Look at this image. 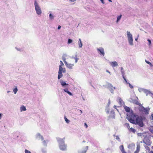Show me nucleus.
<instances>
[{
  "label": "nucleus",
  "mask_w": 153,
  "mask_h": 153,
  "mask_svg": "<svg viewBox=\"0 0 153 153\" xmlns=\"http://www.w3.org/2000/svg\"><path fill=\"white\" fill-rule=\"evenodd\" d=\"M25 153H31V152L28 151V150L27 149H25Z\"/></svg>",
  "instance_id": "nucleus-29"
},
{
  "label": "nucleus",
  "mask_w": 153,
  "mask_h": 153,
  "mask_svg": "<svg viewBox=\"0 0 153 153\" xmlns=\"http://www.w3.org/2000/svg\"><path fill=\"white\" fill-rule=\"evenodd\" d=\"M60 71L61 72H63V73L65 72L66 71L65 68H62V65H60L59 66V72Z\"/></svg>",
  "instance_id": "nucleus-7"
},
{
  "label": "nucleus",
  "mask_w": 153,
  "mask_h": 153,
  "mask_svg": "<svg viewBox=\"0 0 153 153\" xmlns=\"http://www.w3.org/2000/svg\"><path fill=\"white\" fill-rule=\"evenodd\" d=\"M67 93L69 94V95H72V94L69 91H68L67 92Z\"/></svg>",
  "instance_id": "nucleus-31"
},
{
  "label": "nucleus",
  "mask_w": 153,
  "mask_h": 153,
  "mask_svg": "<svg viewBox=\"0 0 153 153\" xmlns=\"http://www.w3.org/2000/svg\"><path fill=\"white\" fill-rule=\"evenodd\" d=\"M84 126H85L86 128H87L88 127L87 125L86 124V123H84Z\"/></svg>",
  "instance_id": "nucleus-36"
},
{
  "label": "nucleus",
  "mask_w": 153,
  "mask_h": 153,
  "mask_svg": "<svg viewBox=\"0 0 153 153\" xmlns=\"http://www.w3.org/2000/svg\"><path fill=\"white\" fill-rule=\"evenodd\" d=\"M140 145L139 144H137V149L134 152V153H138L140 151Z\"/></svg>",
  "instance_id": "nucleus-10"
},
{
  "label": "nucleus",
  "mask_w": 153,
  "mask_h": 153,
  "mask_svg": "<svg viewBox=\"0 0 153 153\" xmlns=\"http://www.w3.org/2000/svg\"><path fill=\"white\" fill-rule=\"evenodd\" d=\"M62 59L64 62L65 64H67V62L66 61V58L65 57H63L62 58Z\"/></svg>",
  "instance_id": "nucleus-22"
},
{
  "label": "nucleus",
  "mask_w": 153,
  "mask_h": 153,
  "mask_svg": "<svg viewBox=\"0 0 153 153\" xmlns=\"http://www.w3.org/2000/svg\"><path fill=\"white\" fill-rule=\"evenodd\" d=\"M107 71V72H108V73H109V74H110V72L108 71L107 70V71Z\"/></svg>",
  "instance_id": "nucleus-43"
},
{
  "label": "nucleus",
  "mask_w": 153,
  "mask_h": 153,
  "mask_svg": "<svg viewBox=\"0 0 153 153\" xmlns=\"http://www.w3.org/2000/svg\"><path fill=\"white\" fill-rule=\"evenodd\" d=\"M110 2H112V1L111 0H108Z\"/></svg>",
  "instance_id": "nucleus-46"
},
{
  "label": "nucleus",
  "mask_w": 153,
  "mask_h": 153,
  "mask_svg": "<svg viewBox=\"0 0 153 153\" xmlns=\"http://www.w3.org/2000/svg\"><path fill=\"white\" fill-rule=\"evenodd\" d=\"M61 27V26H60L59 25L58 26V29L59 30L60 29Z\"/></svg>",
  "instance_id": "nucleus-38"
},
{
  "label": "nucleus",
  "mask_w": 153,
  "mask_h": 153,
  "mask_svg": "<svg viewBox=\"0 0 153 153\" xmlns=\"http://www.w3.org/2000/svg\"><path fill=\"white\" fill-rule=\"evenodd\" d=\"M120 149L122 152V153H127L124 150V148L123 146V145H122L120 146Z\"/></svg>",
  "instance_id": "nucleus-12"
},
{
  "label": "nucleus",
  "mask_w": 153,
  "mask_h": 153,
  "mask_svg": "<svg viewBox=\"0 0 153 153\" xmlns=\"http://www.w3.org/2000/svg\"><path fill=\"white\" fill-rule=\"evenodd\" d=\"M124 108L126 111L128 113L127 114L130 113L131 111L133 112L132 111H130V109L129 107H127L126 106H124Z\"/></svg>",
  "instance_id": "nucleus-9"
},
{
  "label": "nucleus",
  "mask_w": 153,
  "mask_h": 153,
  "mask_svg": "<svg viewBox=\"0 0 153 153\" xmlns=\"http://www.w3.org/2000/svg\"><path fill=\"white\" fill-rule=\"evenodd\" d=\"M129 131L134 133H135L136 131L135 130L132 128H131Z\"/></svg>",
  "instance_id": "nucleus-18"
},
{
  "label": "nucleus",
  "mask_w": 153,
  "mask_h": 153,
  "mask_svg": "<svg viewBox=\"0 0 153 153\" xmlns=\"http://www.w3.org/2000/svg\"><path fill=\"white\" fill-rule=\"evenodd\" d=\"M127 119L130 123L133 124H137L140 127L143 126L142 117L134 114L132 111L127 114Z\"/></svg>",
  "instance_id": "nucleus-1"
},
{
  "label": "nucleus",
  "mask_w": 153,
  "mask_h": 153,
  "mask_svg": "<svg viewBox=\"0 0 153 153\" xmlns=\"http://www.w3.org/2000/svg\"><path fill=\"white\" fill-rule=\"evenodd\" d=\"M20 110L21 111H25L26 109L24 105H22L20 107Z\"/></svg>",
  "instance_id": "nucleus-16"
},
{
  "label": "nucleus",
  "mask_w": 153,
  "mask_h": 153,
  "mask_svg": "<svg viewBox=\"0 0 153 153\" xmlns=\"http://www.w3.org/2000/svg\"><path fill=\"white\" fill-rule=\"evenodd\" d=\"M76 0H70V1H75Z\"/></svg>",
  "instance_id": "nucleus-42"
},
{
  "label": "nucleus",
  "mask_w": 153,
  "mask_h": 153,
  "mask_svg": "<svg viewBox=\"0 0 153 153\" xmlns=\"http://www.w3.org/2000/svg\"><path fill=\"white\" fill-rule=\"evenodd\" d=\"M60 83L61 85L62 86H64L66 85H68V84H67L65 82L63 81H60Z\"/></svg>",
  "instance_id": "nucleus-17"
},
{
  "label": "nucleus",
  "mask_w": 153,
  "mask_h": 153,
  "mask_svg": "<svg viewBox=\"0 0 153 153\" xmlns=\"http://www.w3.org/2000/svg\"><path fill=\"white\" fill-rule=\"evenodd\" d=\"M64 91L66 92L67 93V92L68 91L67 88L65 89H64Z\"/></svg>",
  "instance_id": "nucleus-34"
},
{
  "label": "nucleus",
  "mask_w": 153,
  "mask_h": 153,
  "mask_svg": "<svg viewBox=\"0 0 153 153\" xmlns=\"http://www.w3.org/2000/svg\"><path fill=\"white\" fill-rule=\"evenodd\" d=\"M75 62L76 63L77 62V61H78V59L76 57L75 58Z\"/></svg>",
  "instance_id": "nucleus-32"
},
{
  "label": "nucleus",
  "mask_w": 153,
  "mask_h": 153,
  "mask_svg": "<svg viewBox=\"0 0 153 153\" xmlns=\"http://www.w3.org/2000/svg\"><path fill=\"white\" fill-rule=\"evenodd\" d=\"M72 42V40L69 39L68 40V44H70Z\"/></svg>",
  "instance_id": "nucleus-26"
},
{
  "label": "nucleus",
  "mask_w": 153,
  "mask_h": 153,
  "mask_svg": "<svg viewBox=\"0 0 153 153\" xmlns=\"http://www.w3.org/2000/svg\"><path fill=\"white\" fill-rule=\"evenodd\" d=\"M122 17V15H120L119 16H118L117 18V22H118L120 19Z\"/></svg>",
  "instance_id": "nucleus-21"
},
{
  "label": "nucleus",
  "mask_w": 153,
  "mask_h": 153,
  "mask_svg": "<svg viewBox=\"0 0 153 153\" xmlns=\"http://www.w3.org/2000/svg\"><path fill=\"white\" fill-rule=\"evenodd\" d=\"M38 135H40V134H38Z\"/></svg>",
  "instance_id": "nucleus-49"
},
{
  "label": "nucleus",
  "mask_w": 153,
  "mask_h": 153,
  "mask_svg": "<svg viewBox=\"0 0 153 153\" xmlns=\"http://www.w3.org/2000/svg\"><path fill=\"white\" fill-rule=\"evenodd\" d=\"M65 121L67 123H69L70 121L66 117H65Z\"/></svg>",
  "instance_id": "nucleus-23"
},
{
  "label": "nucleus",
  "mask_w": 153,
  "mask_h": 153,
  "mask_svg": "<svg viewBox=\"0 0 153 153\" xmlns=\"http://www.w3.org/2000/svg\"><path fill=\"white\" fill-rule=\"evenodd\" d=\"M18 91V89L17 88H15L14 89H13V92L15 94H16L17 92V91Z\"/></svg>",
  "instance_id": "nucleus-25"
},
{
  "label": "nucleus",
  "mask_w": 153,
  "mask_h": 153,
  "mask_svg": "<svg viewBox=\"0 0 153 153\" xmlns=\"http://www.w3.org/2000/svg\"><path fill=\"white\" fill-rule=\"evenodd\" d=\"M67 67L70 69H72V67L74 65V64H68L67 63V64H65Z\"/></svg>",
  "instance_id": "nucleus-13"
},
{
  "label": "nucleus",
  "mask_w": 153,
  "mask_h": 153,
  "mask_svg": "<svg viewBox=\"0 0 153 153\" xmlns=\"http://www.w3.org/2000/svg\"><path fill=\"white\" fill-rule=\"evenodd\" d=\"M147 41L149 42V45H150L151 44V40L150 39H147Z\"/></svg>",
  "instance_id": "nucleus-30"
},
{
  "label": "nucleus",
  "mask_w": 153,
  "mask_h": 153,
  "mask_svg": "<svg viewBox=\"0 0 153 153\" xmlns=\"http://www.w3.org/2000/svg\"><path fill=\"white\" fill-rule=\"evenodd\" d=\"M152 119L153 120V114L152 115Z\"/></svg>",
  "instance_id": "nucleus-44"
},
{
  "label": "nucleus",
  "mask_w": 153,
  "mask_h": 153,
  "mask_svg": "<svg viewBox=\"0 0 153 153\" xmlns=\"http://www.w3.org/2000/svg\"><path fill=\"white\" fill-rule=\"evenodd\" d=\"M139 111L144 114H147L149 113V110L143 106H141L139 108Z\"/></svg>",
  "instance_id": "nucleus-5"
},
{
  "label": "nucleus",
  "mask_w": 153,
  "mask_h": 153,
  "mask_svg": "<svg viewBox=\"0 0 153 153\" xmlns=\"http://www.w3.org/2000/svg\"><path fill=\"white\" fill-rule=\"evenodd\" d=\"M127 36L129 44L130 45H133V40L132 35L129 32L127 31Z\"/></svg>",
  "instance_id": "nucleus-3"
},
{
  "label": "nucleus",
  "mask_w": 153,
  "mask_h": 153,
  "mask_svg": "<svg viewBox=\"0 0 153 153\" xmlns=\"http://www.w3.org/2000/svg\"><path fill=\"white\" fill-rule=\"evenodd\" d=\"M137 39H136H136H135V40H136V41H137Z\"/></svg>",
  "instance_id": "nucleus-47"
},
{
  "label": "nucleus",
  "mask_w": 153,
  "mask_h": 153,
  "mask_svg": "<svg viewBox=\"0 0 153 153\" xmlns=\"http://www.w3.org/2000/svg\"><path fill=\"white\" fill-rule=\"evenodd\" d=\"M145 62H146L147 63V64H149L150 65H151V66H152V64H151V63L150 62H149L148 61H146V60H145Z\"/></svg>",
  "instance_id": "nucleus-28"
},
{
  "label": "nucleus",
  "mask_w": 153,
  "mask_h": 153,
  "mask_svg": "<svg viewBox=\"0 0 153 153\" xmlns=\"http://www.w3.org/2000/svg\"><path fill=\"white\" fill-rule=\"evenodd\" d=\"M143 142L146 145L149 146L152 143L149 137H145L143 140Z\"/></svg>",
  "instance_id": "nucleus-4"
},
{
  "label": "nucleus",
  "mask_w": 153,
  "mask_h": 153,
  "mask_svg": "<svg viewBox=\"0 0 153 153\" xmlns=\"http://www.w3.org/2000/svg\"><path fill=\"white\" fill-rule=\"evenodd\" d=\"M149 131L152 133L153 134V128L152 129H150Z\"/></svg>",
  "instance_id": "nucleus-33"
},
{
  "label": "nucleus",
  "mask_w": 153,
  "mask_h": 153,
  "mask_svg": "<svg viewBox=\"0 0 153 153\" xmlns=\"http://www.w3.org/2000/svg\"><path fill=\"white\" fill-rule=\"evenodd\" d=\"M152 149H153V146L152 147Z\"/></svg>",
  "instance_id": "nucleus-48"
},
{
  "label": "nucleus",
  "mask_w": 153,
  "mask_h": 153,
  "mask_svg": "<svg viewBox=\"0 0 153 153\" xmlns=\"http://www.w3.org/2000/svg\"><path fill=\"white\" fill-rule=\"evenodd\" d=\"M123 78L124 80L125 81V82L127 83H128V84L130 88H133V86L130 83L127 82V81L126 79V78L123 75Z\"/></svg>",
  "instance_id": "nucleus-14"
},
{
  "label": "nucleus",
  "mask_w": 153,
  "mask_h": 153,
  "mask_svg": "<svg viewBox=\"0 0 153 153\" xmlns=\"http://www.w3.org/2000/svg\"><path fill=\"white\" fill-rule=\"evenodd\" d=\"M49 17L51 19H53V16L51 14H49Z\"/></svg>",
  "instance_id": "nucleus-27"
},
{
  "label": "nucleus",
  "mask_w": 153,
  "mask_h": 153,
  "mask_svg": "<svg viewBox=\"0 0 153 153\" xmlns=\"http://www.w3.org/2000/svg\"><path fill=\"white\" fill-rule=\"evenodd\" d=\"M60 62L61 63V65H62V66L64 65V64L62 62V61H60Z\"/></svg>",
  "instance_id": "nucleus-35"
},
{
  "label": "nucleus",
  "mask_w": 153,
  "mask_h": 153,
  "mask_svg": "<svg viewBox=\"0 0 153 153\" xmlns=\"http://www.w3.org/2000/svg\"><path fill=\"white\" fill-rule=\"evenodd\" d=\"M1 114L0 113V119H1Z\"/></svg>",
  "instance_id": "nucleus-45"
},
{
  "label": "nucleus",
  "mask_w": 153,
  "mask_h": 153,
  "mask_svg": "<svg viewBox=\"0 0 153 153\" xmlns=\"http://www.w3.org/2000/svg\"><path fill=\"white\" fill-rule=\"evenodd\" d=\"M34 5L37 14L38 15L41 14L42 13L41 10L36 1H35Z\"/></svg>",
  "instance_id": "nucleus-2"
},
{
  "label": "nucleus",
  "mask_w": 153,
  "mask_h": 153,
  "mask_svg": "<svg viewBox=\"0 0 153 153\" xmlns=\"http://www.w3.org/2000/svg\"><path fill=\"white\" fill-rule=\"evenodd\" d=\"M125 125L127 128L128 130L131 128L129 123H126L125 124Z\"/></svg>",
  "instance_id": "nucleus-20"
},
{
  "label": "nucleus",
  "mask_w": 153,
  "mask_h": 153,
  "mask_svg": "<svg viewBox=\"0 0 153 153\" xmlns=\"http://www.w3.org/2000/svg\"><path fill=\"white\" fill-rule=\"evenodd\" d=\"M59 147L60 149L62 151H65L66 149L67 146L64 144V142L60 143Z\"/></svg>",
  "instance_id": "nucleus-6"
},
{
  "label": "nucleus",
  "mask_w": 153,
  "mask_h": 153,
  "mask_svg": "<svg viewBox=\"0 0 153 153\" xmlns=\"http://www.w3.org/2000/svg\"><path fill=\"white\" fill-rule=\"evenodd\" d=\"M79 111H80V114H82V111L81 110H78Z\"/></svg>",
  "instance_id": "nucleus-39"
},
{
  "label": "nucleus",
  "mask_w": 153,
  "mask_h": 153,
  "mask_svg": "<svg viewBox=\"0 0 153 153\" xmlns=\"http://www.w3.org/2000/svg\"><path fill=\"white\" fill-rule=\"evenodd\" d=\"M100 1H101V2L102 3H103V4H104V2L103 0H100Z\"/></svg>",
  "instance_id": "nucleus-40"
},
{
  "label": "nucleus",
  "mask_w": 153,
  "mask_h": 153,
  "mask_svg": "<svg viewBox=\"0 0 153 153\" xmlns=\"http://www.w3.org/2000/svg\"><path fill=\"white\" fill-rule=\"evenodd\" d=\"M62 76H63V74H62V73L60 71H59V72H58V79H59Z\"/></svg>",
  "instance_id": "nucleus-15"
},
{
  "label": "nucleus",
  "mask_w": 153,
  "mask_h": 153,
  "mask_svg": "<svg viewBox=\"0 0 153 153\" xmlns=\"http://www.w3.org/2000/svg\"><path fill=\"white\" fill-rule=\"evenodd\" d=\"M144 147L147 150L149 151H150V148L149 147L146 146H144Z\"/></svg>",
  "instance_id": "nucleus-24"
},
{
  "label": "nucleus",
  "mask_w": 153,
  "mask_h": 153,
  "mask_svg": "<svg viewBox=\"0 0 153 153\" xmlns=\"http://www.w3.org/2000/svg\"><path fill=\"white\" fill-rule=\"evenodd\" d=\"M116 139L117 140H119L120 138L118 136H116Z\"/></svg>",
  "instance_id": "nucleus-37"
},
{
  "label": "nucleus",
  "mask_w": 153,
  "mask_h": 153,
  "mask_svg": "<svg viewBox=\"0 0 153 153\" xmlns=\"http://www.w3.org/2000/svg\"><path fill=\"white\" fill-rule=\"evenodd\" d=\"M149 153H153V151H149Z\"/></svg>",
  "instance_id": "nucleus-41"
},
{
  "label": "nucleus",
  "mask_w": 153,
  "mask_h": 153,
  "mask_svg": "<svg viewBox=\"0 0 153 153\" xmlns=\"http://www.w3.org/2000/svg\"><path fill=\"white\" fill-rule=\"evenodd\" d=\"M79 41L80 43H79V48H81L82 46V43L80 39H79Z\"/></svg>",
  "instance_id": "nucleus-19"
},
{
  "label": "nucleus",
  "mask_w": 153,
  "mask_h": 153,
  "mask_svg": "<svg viewBox=\"0 0 153 153\" xmlns=\"http://www.w3.org/2000/svg\"><path fill=\"white\" fill-rule=\"evenodd\" d=\"M110 63H111V65L113 67H114L117 66L118 65L117 62L116 61H114V62H112Z\"/></svg>",
  "instance_id": "nucleus-11"
},
{
  "label": "nucleus",
  "mask_w": 153,
  "mask_h": 153,
  "mask_svg": "<svg viewBox=\"0 0 153 153\" xmlns=\"http://www.w3.org/2000/svg\"><path fill=\"white\" fill-rule=\"evenodd\" d=\"M97 50L100 51V54L102 55L103 56H104V50L102 48H101L100 49L98 48Z\"/></svg>",
  "instance_id": "nucleus-8"
}]
</instances>
